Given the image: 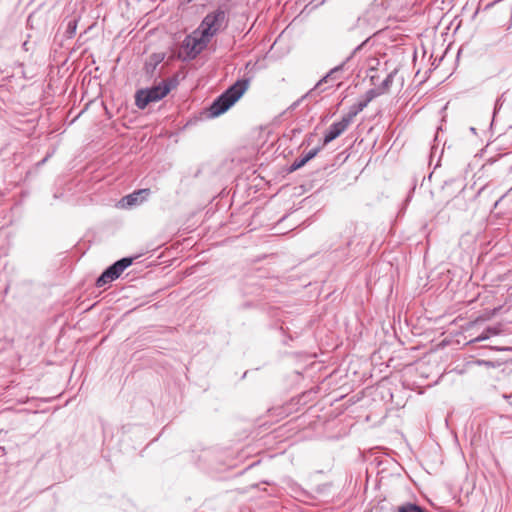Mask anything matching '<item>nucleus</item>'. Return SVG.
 I'll return each instance as SVG.
<instances>
[{
  "label": "nucleus",
  "mask_w": 512,
  "mask_h": 512,
  "mask_svg": "<svg viewBox=\"0 0 512 512\" xmlns=\"http://www.w3.org/2000/svg\"><path fill=\"white\" fill-rule=\"evenodd\" d=\"M249 81L246 79L238 80L222 93L209 108L210 115L217 117L226 112L248 89Z\"/></svg>",
  "instance_id": "nucleus-1"
},
{
  "label": "nucleus",
  "mask_w": 512,
  "mask_h": 512,
  "mask_svg": "<svg viewBox=\"0 0 512 512\" xmlns=\"http://www.w3.org/2000/svg\"><path fill=\"white\" fill-rule=\"evenodd\" d=\"M171 90V85L162 81L159 84L136 92L135 104L139 109H144L149 103L157 102L164 98Z\"/></svg>",
  "instance_id": "nucleus-2"
},
{
  "label": "nucleus",
  "mask_w": 512,
  "mask_h": 512,
  "mask_svg": "<svg viewBox=\"0 0 512 512\" xmlns=\"http://www.w3.org/2000/svg\"><path fill=\"white\" fill-rule=\"evenodd\" d=\"M133 262L132 258H122L108 267L97 279V287H103L106 284L116 280L122 272L128 268Z\"/></svg>",
  "instance_id": "nucleus-3"
},
{
  "label": "nucleus",
  "mask_w": 512,
  "mask_h": 512,
  "mask_svg": "<svg viewBox=\"0 0 512 512\" xmlns=\"http://www.w3.org/2000/svg\"><path fill=\"white\" fill-rule=\"evenodd\" d=\"M225 19L226 13L221 9H218L212 13L207 14L202 21L201 31H203L206 35L212 37L221 29L225 22Z\"/></svg>",
  "instance_id": "nucleus-4"
},
{
  "label": "nucleus",
  "mask_w": 512,
  "mask_h": 512,
  "mask_svg": "<svg viewBox=\"0 0 512 512\" xmlns=\"http://www.w3.org/2000/svg\"><path fill=\"white\" fill-rule=\"evenodd\" d=\"M357 111L350 112L347 115L343 116L342 119L338 122L333 123L328 131L326 132L324 138H323V146H326L333 140H335L337 137H339L341 134H343L349 125L352 123L353 118L356 116Z\"/></svg>",
  "instance_id": "nucleus-5"
},
{
  "label": "nucleus",
  "mask_w": 512,
  "mask_h": 512,
  "mask_svg": "<svg viewBox=\"0 0 512 512\" xmlns=\"http://www.w3.org/2000/svg\"><path fill=\"white\" fill-rule=\"evenodd\" d=\"M210 38L211 37L206 35L203 31L200 32L199 37L194 33L193 36H189L185 40V46L190 53L197 55L207 46Z\"/></svg>",
  "instance_id": "nucleus-6"
},
{
  "label": "nucleus",
  "mask_w": 512,
  "mask_h": 512,
  "mask_svg": "<svg viewBox=\"0 0 512 512\" xmlns=\"http://www.w3.org/2000/svg\"><path fill=\"white\" fill-rule=\"evenodd\" d=\"M149 194V189H139L123 197L120 201V205L123 208L139 205L148 197Z\"/></svg>",
  "instance_id": "nucleus-7"
},
{
  "label": "nucleus",
  "mask_w": 512,
  "mask_h": 512,
  "mask_svg": "<svg viewBox=\"0 0 512 512\" xmlns=\"http://www.w3.org/2000/svg\"><path fill=\"white\" fill-rule=\"evenodd\" d=\"M343 67H344V63L331 69L321 80H319V82L316 84L315 88H320L323 84L338 80L340 78L339 74L342 72Z\"/></svg>",
  "instance_id": "nucleus-8"
},
{
  "label": "nucleus",
  "mask_w": 512,
  "mask_h": 512,
  "mask_svg": "<svg viewBox=\"0 0 512 512\" xmlns=\"http://www.w3.org/2000/svg\"><path fill=\"white\" fill-rule=\"evenodd\" d=\"M395 512H427V511H425L423 508H421L420 506H418L416 504L408 503V504H404L402 506L397 507Z\"/></svg>",
  "instance_id": "nucleus-9"
},
{
  "label": "nucleus",
  "mask_w": 512,
  "mask_h": 512,
  "mask_svg": "<svg viewBox=\"0 0 512 512\" xmlns=\"http://www.w3.org/2000/svg\"><path fill=\"white\" fill-rule=\"evenodd\" d=\"M76 28H77V21L70 20L67 24V31H66V33L68 34V37H72L75 34Z\"/></svg>",
  "instance_id": "nucleus-10"
},
{
  "label": "nucleus",
  "mask_w": 512,
  "mask_h": 512,
  "mask_svg": "<svg viewBox=\"0 0 512 512\" xmlns=\"http://www.w3.org/2000/svg\"><path fill=\"white\" fill-rule=\"evenodd\" d=\"M307 163V161L305 160L304 157L300 158V159H296L292 166H291V170L294 171V170H297V169H300L301 167H303L305 164Z\"/></svg>",
  "instance_id": "nucleus-11"
},
{
  "label": "nucleus",
  "mask_w": 512,
  "mask_h": 512,
  "mask_svg": "<svg viewBox=\"0 0 512 512\" xmlns=\"http://www.w3.org/2000/svg\"><path fill=\"white\" fill-rule=\"evenodd\" d=\"M321 150V147H317V148H314L312 150H310L305 156V160L308 162L310 161L312 158H314Z\"/></svg>",
  "instance_id": "nucleus-12"
},
{
  "label": "nucleus",
  "mask_w": 512,
  "mask_h": 512,
  "mask_svg": "<svg viewBox=\"0 0 512 512\" xmlns=\"http://www.w3.org/2000/svg\"><path fill=\"white\" fill-rule=\"evenodd\" d=\"M488 338H489L488 333H482L481 335H479L478 337L475 338L474 342L484 341Z\"/></svg>",
  "instance_id": "nucleus-13"
},
{
  "label": "nucleus",
  "mask_w": 512,
  "mask_h": 512,
  "mask_svg": "<svg viewBox=\"0 0 512 512\" xmlns=\"http://www.w3.org/2000/svg\"><path fill=\"white\" fill-rule=\"evenodd\" d=\"M384 85H388L390 83V77H387L385 80H384Z\"/></svg>",
  "instance_id": "nucleus-14"
},
{
  "label": "nucleus",
  "mask_w": 512,
  "mask_h": 512,
  "mask_svg": "<svg viewBox=\"0 0 512 512\" xmlns=\"http://www.w3.org/2000/svg\"><path fill=\"white\" fill-rule=\"evenodd\" d=\"M364 106H365V104H361L360 105V110H362Z\"/></svg>",
  "instance_id": "nucleus-15"
},
{
  "label": "nucleus",
  "mask_w": 512,
  "mask_h": 512,
  "mask_svg": "<svg viewBox=\"0 0 512 512\" xmlns=\"http://www.w3.org/2000/svg\"><path fill=\"white\" fill-rule=\"evenodd\" d=\"M510 171H512V166L510 167Z\"/></svg>",
  "instance_id": "nucleus-16"
}]
</instances>
